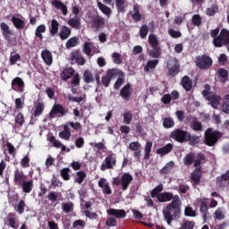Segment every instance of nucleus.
<instances>
[{
    "instance_id": "4468645a",
    "label": "nucleus",
    "mask_w": 229,
    "mask_h": 229,
    "mask_svg": "<svg viewBox=\"0 0 229 229\" xmlns=\"http://www.w3.org/2000/svg\"><path fill=\"white\" fill-rule=\"evenodd\" d=\"M0 30L2 31V35L7 42H12V35H13V32H12V30L10 29V26L6 24L5 22H2L0 24Z\"/></svg>"
},
{
    "instance_id": "09e8293b",
    "label": "nucleus",
    "mask_w": 229,
    "mask_h": 229,
    "mask_svg": "<svg viewBox=\"0 0 229 229\" xmlns=\"http://www.w3.org/2000/svg\"><path fill=\"white\" fill-rule=\"evenodd\" d=\"M162 191H164V184H158L150 191L151 198H157V196L161 194Z\"/></svg>"
},
{
    "instance_id": "5701e85b",
    "label": "nucleus",
    "mask_w": 229,
    "mask_h": 229,
    "mask_svg": "<svg viewBox=\"0 0 229 229\" xmlns=\"http://www.w3.org/2000/svg\"><path fill=\"white\" fill-rule=\"evenodd\" d=\"M108 216H114L117 219H123L126 217V211L124 209L109 208L107 210Z\"/></svg>"
},
{
    "instance_id": "1a4fd4ad",
    "label": "nucleus",
    "mask_w": 229,
    "mask_h": 229,
    "mask_svg": "<svg viewBox=\"0 0 229 229\" xmlns=\"http://www.w3.org/2000/svg\"><path fill=\"white\" fill-rule=\"evenodd\" d=\"M169 76L174 77L180 72V63L176 58H170L166 62Z\"/></svg>"
},
{
    "instance_id": "20e7f679",
    "label": "nucleus",
    "mask_w": 229,
    "mask_h": 229,
    "mask_svg": "<svg viewBox=\"0 0 229 229\" xmlns=\"http://www.w3.org/2000/svg\"><path fill=\"white\" fill-rule=\"evenodd\" d=\"M148 44L152 49L148 50V55L151 58H160L162 56V48L160 47V43L158 38L155 34H149Z\"/></svg>"
},
{
    "instance_id": "7c9ffc66",
    "label": "nucleus",
    "mask_w": 229,
    "mask_h": 229,
    "mask_svg": "<svg viewBox=\"0 0 229 229\" xmlns=\"http://www.w3.org/2000/svg\"><path fill=\"white\" fill-rule=\"evenodd\" d=\"M47 28L46 27L45 24H40L36 28L35 30V37L36 38H38L39 40H44V36L42 35V33H46Z\"/></svg>"
},
{
    "instance_id": "a211bd4d",
    "label": "nucleus",
    "mask_w": 229,
    "mask_h": 229,
    "mask_svg": "<svg viewBox=\"0 0 229 229\" xmlns=\"http://www.w3.org/2000/svg\"><path fill=\"white\" fill-rule=\"evenodd\" d=\"M26 182V174H24V172L20 169H16L14 171V183L15 185H19L21 187V183Z\"/></svg>"
},
{
    "instance_id": "774afa93",
    "label": "nucleus",
    "mask_w": 229,
    "mask_h": 229,
    "mask_svg": "<svg viewBox=\"0 0 229 229\" xmlns=\"http://www.w3.org/2000/svg\"><path fill=\"white\" fill-rule=\"evenodd\" d=\"M221 111L224 114H226L227 115H229V101H224L222 106H221Z\"/></svg>"
},
{
    "instance_id": "412c9836",
    "label": "nucleus",
    "mask_w": 229,
    "mask_h": 229,
    "mask_svg": "<svg viewBox=\"0 0 229 229\" xmlns=\"http://www.w3.org/2000/svg\"><path fill=\"white\" fill-rule=\"evenodd\" d=\"M181 85L186 92H191V90H192V80L187 75H184L181 79Z\"/></svg>"
},
{
    "instance_id": "393cba45",
    "label": "nucleus",
    "mask_w": 229,
    "mask_h": 229,
    "mask_svg": "<svg viewBox=\"0 0 229 229\" xmlns=\"http://www.w3.org/2000/svg\"><path fill=\"white\" fill-rule=\"evenodd\" d=\"M116 76H118V79L116 80V81L114 84V90H119V89H121V85H123V83H124V72H123V71L117 69Z\"/></svg>"
},
{
    "instance_id": "4c0bfd02",
    "label": "nucleus",
    "mask_w": 229,
    "mask_h": 229,
    "mask_svg": "<svg viewBox=\"0 0 229 229\" xmlns=\"http://www.w3.org/2000/svg\"><path fill=\"white\" fill-rule=\"evenodd\" d=\"M85 178H87V173H85L84 171L76 172L74 182L79 183V185H81V183L85 182Z\"/></svg>"
},
{
    "instance_id": "680f3d73",
    "label": "nucleus",
    "mask_w": 229,
    "mask_h": 229,
    "mask_svg": "<svg viewBox=\"0 0 229 229\" xmlns=\"http://www.w3.org/2000/svg\"><path fill=\"white\" fill-rule=\"evenodd\" d=\"M191 22L193 26H201L202 24L201 16H199V14L193 15L191 18Z\"/></svg>"
},
{
    "instance_id": "4d7b16f0",
    "label": "nucleus",
    "mask_w": 229,
    "mask_h": 229,
    "mask_svg": "<svg viewBox=\"0 0 229 229\" xmlns=\"http://www.w3.org/2000/svg\"><path fill=\"white\" fill-rule=\"evenodd\" d=\"M79 38L76 37L71 38L65 44L67 49H71V47H76L78 46Z\"/></svg>"
},
{
    "instance_id": "f257e3e1",
    "label": "nucleus",
    "mask_w": 229,
    "mask_h": 229,
    "mask_svg": "<svg viewBox=\"0 0 229 229\" xmlns=\"http://www.w3.org/2000/svg\"><path fill=\"white\" fill-rule=\"evenodd\" d=\"M182 216V199L180 196L175 195L172 202L166 205L163 209V216L165 221L171 226L173 221H178Z\"/></svg>"
},
{
    "instance_id": "f03ea898",
    "label": "nucleus",
    "mask_w": 229,
    "mask_h": 229,
    "mask_svg": "<svg viewBox=\"0 0 229 229\" xmlns=\"http://www.w3.org/2000/svg\"><path fill=\"white\" fill-rule=\"evenodd\" d=\"M223 137V133L214 128H208L204 132V144L209 148H214L219 140Z\"/></svg>"
},
{
    "instance_id": "9d476101",
    "label": "nucleus",
    "mask_w": 229,
    "mask_h": 229,
    "mask_svg": "<svg viewBox=\"0 0 229 229\" xmlns=\"http://www.w3.org/2000/svg\"><path fill=\"white\" fill-rule=\"evenodd\" d=\"M189 131H183L182 129H174L170 133V139L175 140V142H180V144H183L187 140V135Z\"/></svg>"
},
{
    "instance_id": "58836bf2",
    "label": "nucleus",
    "mask_w": 229,
    "mask_h": 229,
    "mask_svg": "<svg viewBox=\"0 0 229 229\" xmlns=\"http://www.w3.org/2000/svg\"><path fill=\"white\" fill-rule=\"evenodd\" d=\"M131 17L134 21V22H140V21H142V15L139 10V4L133 5V13H131Z\"/></svg>"
},
{
    "instance_id": "052dcab7",
    "label": "nucleus",
    "mask_w": 229,
    "mask_h": 229,
    "mask_svg": "<svg viewBox=\"0 0 229 229\" xmlns=\"http://www.w3.org/2000/svg\"><path fill=\"white\" fill-rule=\"evenodd\" d=\"M83 51L87 56H92V43L90 42H85L83 45Z\"/></svg>"
},
{
    "instance_id": "f3484780",
    "label": "nucleus",
    "mask_w": 229,
    "mask_h": 229,
    "mask_svg": "<svg viewBox=\"0 0 229 229\" xmlns=\"http://www.w3.org/2000/svg\"><path fill=\"white\" fill-rule=\"evenodd\" d=\"M131 94H133V89H131V84L127 83L121 90L120 96L125 101H129L130 98H131Z\"/></svg>"
},
{
    "instance_id": "cd10ccee",
    "label": "nucleus",
    "mask_w": 229,
    "mask_h": 229,
    "mask_svg": "<svg viewBox=\"0 0 229 229\" xmlns=\"http://www.w3.org/2000/svg\"><path fill=\"white\" fill-rule=\"evenodd\" d=\"M199 212L202 214L204 221H207V214H208V205L207 204V199H200Z\"/></svg>"
},
{
    "instance_id": "6e6552de",
    "label": "nucleus",
    "mask_w": 229,
    "mask_h": 229,
    "mask_svg": "<svg viewBox=\"0 0 229 229\" xmlns=\"http://www.w3.org/2000/svg\"><path fill=\"white\" fill-rule=\"evenodd\" d=\"M117 165V156L110 152L100 165V171L114 169Z\"/></svg>"
},
{
    "instance_id": "bb28decb",
    "label": "nucleus",
    "mask_w": 229,
    "mask_h": 229,
    "mask_svg": "<svg viewBox=\"0 0 229 229\" xmlns=\"http://www.w3.org/2000/svg\"><path fill=\"white\" fill-rule=\"evenodd\" d=\"M12 22L16 30H24L26 28V21L16 16H12Z\"/></svg>"
},
{
    "instance_id": "a878e982",
    "label": "nucleus",
    "mask_w": 229,
    "mask_h": 229,
    "mask_svg": "<svg viewBox=\"0 0 229 229\" xmlns=\"http://www.w3.org/2000/svg\"><path fill=\"white\" fill-rule=\"evenodd\" d=\"M41 58L46 65H53V54L49 50H43L41 52Z\"/></svg>"
},
{
    "instance_id": "aec40b11",
    "label": "nucleus",
    "mask_w": 229,
    "mask_h": 229,
    "mask_svg": "<svg viewBox=\"0 0 229 229\" xmlns=\"http://www.w3.org/2000/svg\"><path fill=\"white\" fill-rule=\"evenodd\" d=\"M201 166H199V168L195 169L191 174V182H193L194 185H199V183L201 182Z\"/></svg>"
},
{
    "instance_id": "603ef678",
    "label": "nucleus",
    "mask_w": 229,
    "mask_h": 229,
    "mask_svg": "<svg viewBox=\"0 0 229 229\" xmlns=\"http://www.w3.org/2000/svg\"><path fill=\"white\" fill-rule=\"evenodd\" d=\"M218 12H219V5L216 4L206 10V13L209 17H214V15L216 14Z\"/></svg>"
},
{
    "instance_id": "f704fd0d",
    "label": "nucleus",
    "mask_w": 229,
    "mask_h": 229,
    "mask_svg": "<svg viewBox=\"0 0 229 229\" xmlns=\"http://www.w3.org/2000/svg\"><path fill=\"white\" fill-rule=\"evenodd\" d=\"M195 159H196V154H194L193 152H190L183 157L182 162L184 165L189 166V165H194Z\"/></svg>"
},
{
    "instance_id": "72a5a7b5",
    "label": "nucleus",
    "mask_w": 229,
    "mask_h": 229,
    "mask_svg": "<svg viewBox=\"0 0 229 229\" xmlns=\"http://www.w3.org/2000/svg\"><path fill=\"white\" fill-rule=\"evenodd\" d=\"M71 29H69V27L64 25L59 32V38H61V40H67V38H69V37H71Z\"/></svg>"
},
{
    "instance_id": "13d9d810",
    "label": "nucleus",
    "mask_w": 229,
    "mask_h": 229,
    "mask_svg": "<svg viewBox=\"0 0 229 229\" xmlns=\"http://www.w3.org/2000/svg\"><path fill=\"white\" fill-rule=\"evenodd\" d=\"M148 33H149V28L147 24H143L140 29V38H146V37H148Z\"/></svg>"
},
{
    "instance_id": "0eeeda50",
    "label": "nucleus",
    "mask_w": 229,
    "mask_h": 229,
    "mask_svg": "<svg viewBox=\"0 0 229 229\" xmlns=\"http://www.w3.org/2000/svg\"><path fill=\"white\" fill-rule=\"evenodd\" d=\"M195 64L199 69H201L202 71H208V69L212 67L214 61L212 60V57L207 55H202L196 57Z\"/></svg>"
},
{
    "instance_id": "dca6fc26",
    "label": "nucleus",
    "mask_w": 229,
    "mask_h": 229,
    "mask_svg": "<svg viewBox=\"0 0 229 229\" xmlns=\"http://www.w3.org/2000/svg\"><path fill=\"white\" fill-rule=\"evenodd\" d=\"M176 195H174L173 192L165 191L157 195V201L159 203H165L167 201H174Z\"/></svg>"
},
{
    "instance_id": "5fc2aeb1",
    "label": "nucleus",
    "mask_w": 229,
    "mask_h": 229,
    "mask_svg": "<svg viewBox=\"0 0 229 229\" xmlns=\"http://www.w3.org/2000/svg\"><path fill=\"white\" fill-rule=\"evenodd\" d=\"M19 60H21V55L15 54V52H12L9 58L10 65H15Z\"/></svg>"
},
{
    "instance_id": "de8ad7c7",
    "label": "nucleus",
    "mask_w": 229,
    "mask_h": 229,
    "mask_svg": "<svg viewBox=\"0 0 229 229\" xmlns=\"http://www.w3.org/2000/svg\"><path fill=\"white\" fill-rule=\"evenodd\" d=\"M163 128L169 130V128H174V120L172 117H165L163 120Z\"/></svg>"
},
{
    "instance_id": "423d86ee",
    "label": "nucleus",
    "mask_w": 229,
    "mask_h": 229,
    "mask_svg": "<svg viewBox=\"0 0 229 229\" xmlns=\"http://www.w3.org/2000/svg\"><path fill=\"white\" fill-rule=\"evenodd\" d=\"M229 45V30L227 29H222L218 37L213 39V46L215 47H224Z\"/></svg>"
},
{
    "instance_id": "a18cd8bd",
    "label": "nucleus",
    "mask_w": 229,
    "mask_h": 229,
    "mask_svg": "<svg viewBox=\"0 0 229 229\" xmlns=\"http://www.w3.org/2000/svg\"><path fill=\"white\" fill-rule=\"evenodd\" d=\"M83 80L85 83H94V74L89 70L84 71Z\"/></svg>"
},
{
    "instance_id": "6ab92c4d",
    "label": "nucleus",
    "mask_w": 229,
    "mask_h": 229,
    "mask_svg": "<svg viewBox=\"0 0 229 229\" xmlns=\"http://www.w3.org/2000/svg\"><path fill=\"white\" fill-rule=\"evenodd\" d=\"M52 6H54V8H55L56 10H61L63 15L65 17V15H67V13H69V11L67 9V5H65V4H64L62 1L60 0H53L51 2Z\"/></svg>"
},
{
    "instance_id": "c03bdc74",
    "label": "nucleus",
    "mask_w": 229,
    "mask_h": 229,
    "mask_svg": "<svg viewBox=\"0 0 229 229\" xmlns=\"http://www.w3.org/2000/svg\"><path fill=\"white\" fill-rule=\"evenodd\" d=\"M98 6L102 13H104V15H106L107 17H110V15H112V9L105 5L103 3L98 2Z\"/></svg>"
},
{
    "instance_id": "39448f33",
    "label": "nucleus",
    "mask_w": 229,
    "mask_h": 229,
    "mask_svg": "<svg viewBox=\"0 0 229 229\" xmlns=\"http://www.w3.org/2000/svg\"><path fill=\"white\" fill-rule=\"evenodd\" d=\"M88 24H91V28H94L96 31H101L105 28L106 21L96 13L88 16Z\"/></svg>"
},
{
    "instance_id": "473e14b6",
    "label": "nucleus",
    "mask_w": 229,
    "mask_h": 229,
    "mask_svg": "<svg viewBox=\"0 0 229 229\" xmlns=\"http://www.w3.org/2000/svg\"><path fill=\"white\" fill-rule=\"evenodd\" d=\"M71 60L75 61L78 65H85V58L79 52H72Z\"/></svg>"
},
{
    "instance_id": "f8f14e48",
    "label": "nucleus",
    "mask_w": 229,
    "mask_h": 229,
    "mask_svg": "<svg viewBox=\"0 0 229 229\" xmlns=\"http://www.w3.org/2000/svg\"><path fill=\"white\" fill-rule=\"evenodd\" d=\"M69 110L65 109L62 104H55L53 106L52 110L49 113V117L53 119L54 115L59 114V117H64V115H67Z\"/></svg>"
},
{
    "instance_id": "0e129e2a",
    "label": "nucleus",
    "mask_w": 229,
    "mask_h": 229,
    "mask_svg": "<svg viewBox=\"0 0 229 229\" xmlns=\"http://www.w3.org/2000/svg\"><path fill=\"white\" fill-rule=\"evenodd\" d=\"M68 24L72 26V28L78 29L80 28V19L78 18H72L69 20Z\"/></svg>"
},
{
    "instance_id": "7ed1b4c3",
    "label": "nucleus",
    "mask_w": 229,
    "mask_h": 229,
    "mask_svg": "<svg viewBox=\"0 0 229 229\" xmlns=\"http://www.w3.org/2000/svg\"><path fill=\"white\" fill-rule=\"evenodd\" d=\"M210 89V85L205 84L204 89L202 90V96L207 99V101H208V103H210L212 108L217 109L219 108V105H221V97L211 92Z\"/></svg>"
},
{
    "instance_id": "2eb2a0df",
    "label": "nucleus",
    "mask_w": 229,
    "mask_h": 229,
    "mask_svg": "<svg viewBox=\"0 0 229 229\" xmlns=\"http://www.w3.org/2000/svg\"><path fill=\"white\" fill-rule=\"evenodd\" d=\"M133 182V176L130 173H124L121 177L122 191H128L130 183Z\"/></svg>"
},
{
    "instance_id": "e2e57ef3",
    "label": "nucleus",
    "mask_w": 229,
    "mask_h": 229,
    "mask_svg": "<svg viewBox=\"0 0 229 229\" xmlns=\"http://www.w3.org/2000/svg\"><path fill=\"white\" fill-rule=\"evenodd\" d=\"M48 140H49V142H51V144H53L54 148H62V142L60 140H56V138H55V136H50Z\"/></svg>"
},
{
    "instance_id": "4be33fe9",
    "label": "nucleus",
    "mask_w": 229,
    "mask_h": 229,
    "mask_svg": "<svg viewBox=\"0 0 229 229\" xmlns=\"http://www.w3.org/2000/svg\"><path fill=\"white\" fill-rule=\"evenodd\" d=\"M174 148V145L172 143H167L165 147L159 148L156 150L157 155H160V157H165V155H169L171 151H173V148Z\"/></svg>"
},
{
    "instance_id": "9b49d317",
    "label": "nucleus",
    "mask_w": 229,
    "mask_h": 229,
    "mask_svg": "<svg viewBox=\"0 0 229 229\" xmlns=\"http://www.w3.org/2000/svg\"><path fill=\"white\" fill-rule=\"evenodd\" d=\"M117 77V68L108 69L106 74L102 77L101 83L104 87H110V81Z\"/></svg>"
},
{
    "instance_id": "3c124183",
    "label": "nucleus",
    "mask_w": 229,
    "mask_h": 229,
    "mask_svg": "<svg viewBox=\"0 0 229 229\" xmlns=\"http://www.w3.org/2000/svg\"><path fill=\"white\" fill-rule=\"evenodd\" d=\"M14 123L20 127L24 126V123H25L24 114L21 111H19V113L15 116Z\"/></svg>"
},
{
    "instance_id": "e433bc0d",
    "label": "nucleus",
    "mask_w": 229,
    "mask_h": 229,
    "mask_svg": "<svg viewBox=\"0 0 229 229\" xmlns=\"http://www.w3.org/2000/svg\"><path fill=\"white\" fill-rule=\"evenodd\" d=\"M25 194H30L33 191V180L25 181L21 186Z\"/></svg>"
},
{
    "instance_id": "864d4df0",
    "label": "nucleus",
    "mask_w": 229,
    "mask_h": 229,
    "mask_svg": "<svg viewBox=\"0 0 229 229\" xmlns=\"http://www.w3.org/2000/svg\"><path fill=\"white\" fill-rule=\"evenodd\" d=\"M191 128L193 131H201V130H203V124H201V122H198V120L194 119L191 123Z\"/></svg>"
},
{
    "instance_id": "69168bd1",
    "label": "nucleus",
    "mask_w": 229,
    "mask_h": 229,
    "mask_svg": "<svg viewBox=\"0 0 229 229\" xmlns=\"http://www.w3.org/2000/svg\"><path fill=\"white\" fill-rule=\"evenodd\" d=\"M24 208H26V202H24L23 199H21L18 203L16 212H18V214H24Z\"/></svg>"
},
{
    "instance_id": "2f4dec72",
    "label": "nucleus",
    "mask_w": 229,
    "mask_h": 229,
    "mask_svg": "<svg viewBox=\"0 0 229 229\" xmlns=\"http://www.w3.org/2000/svg\"><path fill=\"white\" fill-rule=\"evenodd\" d=\"M25 101H26V94H23L21 98H15L14 105H15V109L18 112H21V110L24 108Z\"/></svg>"
},
{
    "instance_id": "79ce46f5",
    "label": "nucleus",
    "mask_w": 229,
    "mask_h": 229,
    "mask_svg": "<svg viewBox=\"0 0 229 229\" xmlns=\"http://www.w3.org/2000/svg\"><path fill=\"white\" fill-rule=\"evenodd\" d=\"M153 148V142L147 141L145 145V153H144V160H149V157H151V149Z\"/></svg>"
},
{
    "instance_id": "6e6d98bb",
    "label": "nucleus",
    "mask_w": 229,
    "mask_h": 229,
    "mask_svg": "<svg viewBox=\"0 0 229 229\" xmlns=\"http://www.w3.org/2000/svg\"><path fill=\"white\" fill-rule=\"evenodd\" d=\"M131 121H133V114L131 111H127L123 114V124H131Z\"/></svg>"
},
{
    "instance_id": "bf43d9fd",
    "label": "nucleus",
    "mask_w": 229,
    "mask_h": 229,
    "mask_svg": "<svg viewBox=\"0 0 229 229\" xmlns=\"http://www.w3.org/2000/svg\"><path fill=\"white\" fill-rule=\"evenodd\" d=\"M216 74H218V78H222V80H225L226 81L228 78V72L225 68H218Z\"/></svg>"
},
{
    "instance_id": "ea45409f",
    "label": "nucleus",
    "mask_w": 229,
    "mask_h": 229,
    "mask_svg": "<svg viewBox=\"0 0 229 229\" xmlns=\"http://www.w3.org/2000/svg\"><path fill=\"white\" fill-rule=\"evenodd\" d=\"M186 142H189L191 146H196V144H199V137L188 132L186 136Z\"/></svg>"
},
{
    "instance_id": "338daca9",
    "label": "nucleus",
    "mask_w": 229,
    "mask_h": 229,
    "mask_svg": "<svg viewBox=\"0 0 229 229\" xmlns=\"http://www.w3.org/2000/svg\"><path fill=\"white\" fill-rule=\"evenodd\" d=\"M21 166L26 169L27 167H30V156L26 155L21 160Z\"/></svg>"
},
{
    "instance_id": "b1692460",
    "label": "nucleus",
    "mask_w": 229,
    "mask_h": 229,
    "mask_svg": "<svg viewBox=\"0 0 229 229\" xmlns=\"http://www.w3.org/2000/svg\"><path fill=\"white\" fill-rule=\"evenodd\" d=\"M76 74V71L72 67H66L63 72L61 73V77L63 79V81H67V80H70V78H72Z\"/></svg>"
},
{
    "instance_id": "c756f323",
    "label": "nucleus",
    "mask_w": 229,
    "mask_h": 229,
    "mask_svg": "<svg viewBox=\"0 0 229 229\" xmlns=\"http://www.w3.org/2000/svg\"><path fill=\"white\" fill-rule=\"evenodd\" d=\"M60 28V22L56 20H52L50 21L49 33L51 37H55L58 33V30Z\"/></svg>"
},
{
    "instance_id": "37998d69",
    "label": "nucleus",
    "mask_w": 229,
    "mask_h": 229,
    "mask_svg": "<svg viewBox=\"0 0 229 229\" xmlns=\"http://www.w3.org/2000/svg\"><path fill=\"white\" fill-rule=\"evenodd\" d=\"M158 59L149 60L144 67L145 72H149L151 69H155L158 65Z\"/></svg>"
},
{
    "instance_id": "c85d7f7f",
    "label": "nucleus",
    "mask_w": 229,
    "mask_h": 229,
    "mask_svg": "<svg viewBox=\"0 0 229 229\" xmlns=\"http://www.w3.org/2000/svg\"><path fill=\"white\" fill-rule=\"evenodd\" d=\"M207 162V157H205V154L199 152L195 155V159H194V167L199 168V165L201 164H205Z\"/></svg>"
},
{
    "instance_id": "a19ab883",
    "label": "nucleus",
    "mask_w": 229,
    "mask_h": 229,
    "mask_svg": "<svg viewBox=\"0 0 229 229\" xmlns=\"http://www.w3.org/2000/svg\"><path fill=\"white\" fill-rule=\"evenodd\" d=\"M115 6L118 13H124L126 12V0H115Z\"/></svg>"
},
{
    "instance_id": "ddd939ff",
    "label": "nucleus",
    "mask_w": 229,
    "mask_h": 229,
    "mask_svg": "<svg viewBox=\"0 0 229 229\" xmlns=\"http://www.w3.org/2000/svg\"><path fill=\"white\" fill-rule=\"evenodd\" d=\"M11 85L13 90H16V92L20 93L24 92V87H26V84H24V81H22L21 77L14 78L12 81Z\"/></svg>"
},
{
    "instance_id": "49530a36",
    "label": "nucleus",
    "mask_w": 229,
    "mask_h": 229,
    "mask_svg": "<svg viewBox=\"0 0 229 229\" xmlns=\"http://www.w3.org/2000/svg\"><path fill=\"white\" fill-rule=\"evenodd\" d=\"M44 108H45L44 103L38 102L33 113L34 117H40V115H42L44 112Z\"/></svg>"
},
{
    "instance_id": "c9c22d12",
    "label": "nucleus",
    "mask_w": 229,
    "mask_h": 229,
    "mask_svg": "<svg viewBox=\"0 0 229 229\" xmlns=\"http://www.w3.org/2000/svg\"><path fill=\"white\" fill-rule=\"evenodd\" d=\"M174 168V161H170L165 165L159 171L160 174H170L171 171Z\"/></svg>"
},
{
    "instance_id": "8fccbe9b",
    "label": "nucleus",
    "mask_w": 229,
    "mask_h": 229,
    "mask_svg": "<svg viewBox=\"0 0 229 229\" xmlns=\"http://www.w3.org/2000/svg\"><path fill=\"white\" fill-rule=\"evenodd\" d=\"M70 173H71V168L69 167H64L61 170L60 174L63 180H64V182H69V180H71Z\"/></svg>"
}]
</instances>
